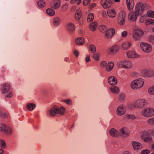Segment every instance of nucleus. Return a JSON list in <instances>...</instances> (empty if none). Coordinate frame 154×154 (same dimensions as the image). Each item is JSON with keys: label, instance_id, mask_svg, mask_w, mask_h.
Masks as SVG:
<instances>
[{"label": "nucleus", "instance_id": "1", "mask_svg": "<svg viewBox=\"0 0 154 154\" xmlns=\"http://www.w3.org/2000/svg\"><path fill=\"white\" fill-rule=\"evenodd\" d=\"M65 108L63 106L60 108L57 106L54 105L50 108L48 111V113L50 116L54 117L56 114L63 115L64 113Z\"/></svg>", "mask_w": 154, "mask_h": 154}, {"label": "nucleus", "instance_id": "2", "mask_svg": "<svg viewBox=\"0 0 154 154\" xmlns=\"http://www.w3.org/2000/svg\"><path fill=\"white\" fill-rule=\"evenodd\" d=\"M144 82L143 79L141 78L137 79L134 80L131 83V86L133 89H137L141 88Z\"/></svg>", "mask_w": 154, "mask_h": 154}, {"label": "nucleus", "instance_id": "3", "mask_svg": "<svg viewBox=\"0 0 154 154\" xmlns=\"http://www.w3.org/2000/svg\"><path fill=\"white\" fill-rule=\"evenodd\" d=\"M148 102L143 99L138 100H136L133 104V106L136 108L141 109L146 106Z\"/></svg>", "mask_w": 154, "mask_h": 154}, {"label": "nucleus", "instance_id": "4", "mask_svg": "<svg viewBox=\"0 0 154 154\" xmlns=\"http://www.w3.org/2000/svg\"><path fill=\"white\" fill-rule=\"evenodd\" d=\"M142 115L146 117H149L154 115V109L151 108H147L141 112Z\"/></svg>", "mask_w": 154, "mask_h": 154}, {"label": "nucleus", "instance_id": "5", "mask_svg": "<svg viewBox=\"0 0 154 154\" xmlns=\"http://www.w3.org/2000/svg\"><path fill=\"white\" fill-rule=\"evenodd\" d=\"M0 131H3L6 134L10 135L12 132V130L11 128L8 125L4 123H2L0 127Z\"/></svg>", "mask_w": 154, "mask_h": 154}, {"label": "nucleus", "instance_id": "6", "mask_svg": "<svg viewBox=\"0 0 154 154\" xmlns=\"http://www.w3.org/2000/svg\"><path fill=\"white\" fill-rule=\"evenodd\" d=\"M142 75L146 77L151 78L154 75V72L152 70L144 69L141 72Z\"/></svg>", "mask_w": 154, "mask_h": 154}, {"label": "nucleus", "instance_id": "7", "mask_svg": "<svg viewBox=\"0 0 154 154\" xmlns=\"http://www.w3.org/2000/svg\"><path fill=\"white\" fill-rule=\"evenodd\" d=\"M140 46L142 49L145 52L148 53L152 50V47L149 44L144 42H141Z\"/></svg>", "mask_w": 154, "mask_h": 154}, {"label": "nucleus", "instance_id": "8", "mask_svg": "<svg viewBox=\"0 0 154 154\" xmlns=\"http://www.w3.org/2000/svg\"><path fill=\"white\" fill-rule=\"evenodd\" d=\"M125 15V13L124 11H121L119 13L118 17V22L120 25L124 24Z\"/></svg>", "mask_w": 154, "mask_h": 154}, {"label": "nucleus", "instance_id": "9", "mask_svg": "<svg viewBox=\"0 0 154 154\" xmlns=\"http://www.w3.org/2000/svg\"><path fill=\"white\" fill-rule=\"evenodd\" d=\"M136 12L139 14H140L144 10V6L142 3L138 2L136 5Z\"/></svg>", "mask_w": 154, "mask_h": 154}, {"label": "nucleus", "instance_id": "10", "mask_svg": "<svg viewBox=\"0 0 154 154\" xmlns=\"http://www.w3.org/2000/svg\"><path fill=\"white\" fill-rule=\"evenodd\" d=\"M143 32L141 30L137 29L134 31L133 34V38L135 40L139 39L143 34Z\"/></svg>", "mask_w": 154, "mask_h": 154}, {"label": "nucleus", "instance_id": "11", "mask_svg": "<svg viewBox=\"0 0 154 154\" xmlns=\"http://www.w3.org/2000/svg\"><path fill=\"white\" fill-rule=\"evenodd\" d=\"M142 139L146 142L152 141V138L150 134L147 131H144L142 136Z\"/></svg>", "mask_w": 154, "mask_h": 154}, {"label": "nucleus", "instance_id": "12", "mask_svg": "<svg viewBox=\"0 0 154 154\" xmlns=\"http://www.w3.org/2000/svg\"><path fill=\"white\" fill-rule=\"evenodd\" d=\"M100 3L102 6L105 9L109 8L112 4L111 0H102Z\"/></svg>", "mask_w": 154, "mask_h": 154}, {"label": "nucleus", "instance_id": "13", "mask_svg": "<svg viewBox=\"0 0 154 154\" xmlns=\"http://www.w3.org/2000/svg\"><path fill=\"white\" fill-rule=\"evenodd\" d=\"M120 134L123 137H126L129 134V131L125 128H122L120 131Z\"/></svg>", "mask_w": 154, "mask_h": 154}, {"label": "nucleus", "instance_id": "14", "mask_svg": "<svg viewBox=\"0 0 154 154\" xmlns=\"http://www.w3.org/2000/svg\"><path fill=\"white\" fill-rule=\"evenodd\" d=\"M115 30L113 28H110L107 30L105 33V37L106 38H111L114 34Z\"/></svg>", "mask_w": 154, "mask_h": 154}, {"label": "nucleus", "instance_id": "15", "mask_svg": "<svg viewBox=\"0 0 154 154\" xmlns=\"http://www.w3.org/2000/svg\"><path fill=\"white\" fill-rule=\"evenodd\" d=\"M125 107L122 105H121L119 106L117 110V113L119 116L124 115L125 112Z\"/></svg>", "mask_w": 154, "mask_h": 154}, {"label": "nucleus", "instance_id": "16", "mask_svg": "<svg viewBox=\"0 0 154 154\" xmlns=\"http://www.w3.org/2000/svg\"><path fill=\"white\" fill-rule=\"evenodd\" d=\"M139 14L136 12L131 11L128 14V17L129 19L132 21L136 20Z\"/></svg>", "mask_w": 154, "mask_h": 154}, {"label": "nucleus", "instance_id": "17", "mask_svg": "<svg viewBox=\"0 0 154 154\" xmlns=\"http://www.w3.org/2000/svg\"><path fill=\"white\" fill-rule=\"evenodd\" d=\"M119 47L117 45H114L109 48V53L110 54H112L116 53L119 50Z\"/></svg>", "mask_w": 154, "mask_h": 154}, {"label": "nucleus", "instance_id": "18", "mask_svg": "<svg viewBox=\"0 0 154 154\" xmlns=\"http://www.w3.org/2000/svg\"><path fill=\"white\" fill-rule=\"evenodd\" d=\"M108 82L111 85H114L117 83V79L112 76H111L108 78Z\"/></svg>", "mask_w": 154, "mask_h": 154}, {"label": "nucleus", "instance_id": "19", "mask_svg": "<svg viewBox=\"0 0 154 154\" xmlns=\"http://www.w3.org/2000/svg\"><path fill=\"white\" fill-rule=\"evenodd\" d=\"M107 14L110 17L114 18L116 16V13L114 9H109L107 11Z\"/></svg>", "mask_w": 154, "mask_h": 154}, {"label": "nucleus", "instance_id": "20", "mask_svg": "<svg viewBox=\"0 0 154 154\" xmlns=\"http://www.w3.org/2000/svg\"><path fill=\"white\" fill-rule=\"evenodd\" d=\"M110 135L114 137H117L119 136V132L115 129L112 128L109 131Z\"/></svg>", "mask_w": 154, "mask_h": 154}, {"label": "nucleus", "instance_id": "21", "mask_svg": "<svg viewBox=\"0 0 154 154\" xmlns=\"http://www.w3.org/2000/svg\"><path fill=\"white\" fill-rule=\"evenodd\" d=\"M126 3L127 7L129 10L133 9L134 5L133 0H126Z\"/></svg>", "mask_w": 154, "mask_h": 154}, {"label": "nucleus", "instance_id": "22", "mask_svg": "<svg viewBox=\"0 0 154 154\" xmlns=\"http://www.w3.org/2000/svg\"><path fill=\"white\" fill-rule=\"evenodd\" d=\"M132 145L135 150L140 149L142 148L141 144L137 142H133Z\"/></svg>", "mask_w": 154, "mask_h": 154}, {"label": "nucleus", "instance_id": "23", "mask_svg": "<svg viewBox=\"0 0 154 154\" xmlns=\"http://www.w3.org/2000/svg\"><path fill=\"white\" fill-rule=\"evenodd\" d=\"M127 54L128 58H137L139 57L140 56L133 51L127 52Z\"/></svg>", "mask_w": 154, "mask_h": 154}, {"label": "nucleus", "instance_id": "24", "mask_svg": "<svg viewBox=\"0 0 154 154\" xmlns=\"http://www.w3.org/2000/svg\"><path fill=\"white\" fill-rule=\"evenodd\" d=\"M9 85L7 83H5L2 86V91L3 93H6L8 92L10 89Z\"/></svg>", "mask_w": 154, "mask_h": 154}, {"label": "nucleus", "instance_id": "25", "mask_svg": "<svg viewBox=\"0 0 154 154\" xmlns=\"http://www.w3.org/2000/svg\"><path fill=\"white\" fill-rule=\"evenodd\" d=\"M60 0H55L52 5V7L55 9H57L60 6Z\"/></svg>", "mask_w": 154, "mask_h": 154}, {"label": "nucleus", "instance_id": "26", "mask_svg": "<svg viewBox=\"0 0 154 154\" xmlns=\"http://www.w3.org/2000/svg\"><path fill=\"white\" fill-rule=\"evenodd\" d=\"M61 23L60 19L58 17H55L53 20V25L55 26H59Z\"/></svg>", "mask_w": 154, "mask_h": 154}, {"label": "nucleus", "instance_id": "27", "mask_svg": "<svg viewBox=\"0 0 154 154\" xmlns=\"http://www.w3.org/2000/svg\"><path fill=\"white\" fill-rule=\"evenodd\" d=\"M35 107V105L32 103H29L27 104L26 106V109L29 111L33 110Z\"/></svg>", "mask_w": 154, "mask_h": 154}, {"label": "nucleus", "instance_id": "28", "mask_svg": "<svg viewBox=\"0 0 154 154\" xmlns=\"http://www.w3.org/2000/svg\"><path fill=\"white\" fill-rule=\"evenodd\" d=\"M75 42L78 45H82L84 43L85 39L83 38L80 37L75 39Z\"/></svg>", "mask_w": 154, "mask_h": 154}, {"label": "nucleus", "instance_id": "29", "mask_svg": "<svg viewBox=\"0 0 154 154\" xmlns=\"http://www.w3.org/2000/svg\"><path fill=\"white\" fill-rule=\"evenodd\" d=\"M130 46V43L128 42H125L122 45V48L123 50L128 49Z\"/></svg>", "mask_w": 154, "mask_h": 154}, {"label": "nucleus", "instance_id": "30", "mask_svg": "<svg viewBox=\"0 0 154 154\" xmlns=\"http://www.w3.org/2000/svg\"><path fill=\"white\" fill-rule=\"evenodd\" d=\"M67 28L68 30L70 32H73L75 30L74 26L72 23L68 24L67 26Z\"/></svg>", "mask_w": 154, "mask_h": 154}, {"label": "nucleus", "instance_id": "31", "mask_svg": "<svg viewBox=\"0 0 154 154\" xmlns=\"http://www.w3.org/2000/svg\"><path fill=\"white\" fill-rule=\"evenodd\" d=\"M109 90L113 93L116 94L119 92L118 88L116 86H112L109 88Z\"/></svg>", "mask_w": 154, "mask_h": 154}, {"label": "nucleus", "instance_id": "32", "mask_svg": "<svg viewBox=\"0 0 154 154\" xmlns=\"http://www.w3.org/2000/svg\"><path fill=\"white\" fill-rule=\"evenodd\" d=\"M114 66V63L112 62H109L106 66V69L108 72L111 71Z\"/></svg>", "mask_w": 154, "mask_h": 154}, {"label": "nucleus", "instance_id": "33", "mask_svg": "<svg viewBox=\"0 0 154 154\" xmlns=\"http://www.w3.org/2000/svg\"><path fill=\"white\" fill-rule=\"evenodd\" d=\"M89 50L90 52L92 53H94L96 52V49L95 46L93 44H91L89 46Z\"/></svg>", "mask_w": 154, "mask_h": 154}, {"label": "nucleus", "instance_id": "34", "mask_svg": "<svg viewBox=\"0 0 154 154\" xmlns=\"http://www.w3.org/2000/svg\"><path fill=\"white\" fill-rule=\"evenodd\" d=\"M97 24L96 22H94L90 25L89 28L92 31H94L96 29Z\"/></svg>", "mask_w": 154, "mask_h": 154}, {"label": "nucleus", "instance_id": "35", "mask_svg": "<svg viewBox=\"0 0 154 154\" xmlns=\"http://www.w3.org/2000/svg\"><path fill=\"white\" fill-rule=\"evenodd\" d=\"M46 12L50 16H53L55 14L54 11L52 9L48 8L46 10Z\"/></svg>", "mask_w": 154, "mask_h": 154}, {"label": "nucleus", "instance_id": "36", "mask_svg": "<svg viewBox=\"0 0 154 154\" xmlns=\"http://www.w3.org/2000/svg\"><path fill=\"white\" fill-rule=\"evenodd\" d=\"M38 6L41 8H43L46 6L45 2L43 0H40L38 2Z\"/></svg>", "mask_w": 154, "mask_h": 154}, {"label": "nucleus", "instance_id": "37", "mask_svg": "<svg viewBox=\"0 0 154 154\" xmlns=\"http://www.w3.org/2000/svg\"><path fill=\"white\" fill-rule=\"evenodd\" d=\"M8 114L7 113L3 112L0 109V116L2 118L6 119L8 117Z\"/></svg>", "mask_w": 154, "mask_h": 154}, {"label": "nucleus", "instance_id": "38", "mask_svg": "<svg viewBox=\"0 0 154 154\" xmlns=\"http://www.w3.org/2000/svg\"><path fill=\"white\" fill-rule=\"evenodd\" d=\"M124 63L125 68H130L131 67L132 64L130 61H124Z\"/></svg>", "mask_w": 154, "mask_h": 154}, {"label": "nucleus", "instance_id": "39", "mask_svg": "<svg viewBox=\"0 0 154 154\" xmlns=\"http://www.w3.org/2000/svg\"><path fill=\"white\" fill-rule=\"evenodd\" d=\"M147 15L149 17L154 18V11L150 10L147 11Z\"/></svg>", "mask_w": 154, "mask_h": 154}, {"label": "nucleus", "instance_id": "40", "mask_svg": "<svg viewBox=\"0 0 154 154\" xmlns=\"http://www.w3.org/2000/svg\"><path fill=\"white\" fill-rule=\"evenodd\" d=\"M145 24L146 25L149 24H154V20L152 19H148L146 20V22L145 23Z\"/></svg>", "mask_w": 154, "mask_h": 154}, {"label": "nucleus", "instance_id": "41", "mask_svg": "<svg viewBox=\"0 0 154 154\" xmlns=\"http://www.w3.org/2000/svg\"><path fill=\"white\" fill-rule=\"evenodd\" d=\"M94 18V16L93 14L92 13H90L89 14L88 16L87 20L88 22H91L93 20Z\"/></svg>", "mask_w": 154, "mask_h": 154}, {"label": "nucleus", "instance_id": "42", "mask_svg": "<svg viewBox=\"0 0 154 154\" xmlns=\"http://www.w3.org/2000/svg\"><path fill=\"white\" fill-rule=\"evenodd\" d=\"M125 118L127 119L133 120L136 118V117L134 115L129 114L126 115Z\"/></svg>", "mask_w": 154, "mask_h": 154}, {"label": "nucleus", "instance_id": "43", "mask_svg": "<svg viewBox=\"0 0 154 154\" xmlns=\"http://www.w3.org/2000/svg\"><path fill=\"white\" fill-rule=\"evenodd\" d=\"M99 30L102 32H104L106 29V28L105 26L102 25L99 27Z\"/></svg>", "mask_w": 154, "mask_h": 154}, {"label": "nucleus", "instance_id": "44", "mask_svg": "<svg viewBox=\"0 0 154 154\" xmlns=\"http://www.w3.org/2000/svg\"><path fill=\"white\" fill-rule=\"evenodd\" d=\"M148 93L150 94H154V85L149 88L148 90Z\"/></svg>", "mask_w": 154, "mask_h": 154}, {"label": "nucleus", "instance_id": "45", "mask_svg": "<svg viewBox=\"0 0 154 154\" xmlns=\"http://www.w3.org/2000/svg\"><path fill=\"white\" fill-rule=\"evenodd\" d=\"M0 145L1 147L3 149H5L6 147V143L5 141L3 140H1L0 141Z\"/></svg>", "mask_w": 154, "mask_h": 154}, {"label": "nucleus", "instance_id": "46", "mask_svg": "<svg viewBox=\"0 0 154 154\" xmlns=\"http://www.w3.org/2000/svg\"><path fill=\"white\" fill-rule=\"evenodd\" d=\"M124 63V61L119 62L118 63V66L119 67H125Z\"/></svg>", "mask_w": 154, "mask_h": 154}, {"label": "nucleus", "instance_id": "47", "mask_svg": "<svg viewBox=\"0 0 154 154\" xmlns=\"http://www.w3.org/2000/svg\"><path fill=\"white\" fill-rule=\"evenodd\" d=\"M93 57L94 58H99L100 57H102V56L100 53H97L94 54Z\"/></svg>", "mask_w": 154, "mask_h": 154}, {"label": "nucleus", "instance_id": "48", "mask_svg": "<svg viewBox=\"0 0 154 154\" xmlns=\"http://www.w3.org/2000/svg\"><path fill=\"white\" fill-rule=\"evenodd\" d=\"M125 100V95L123 94H120L119 97V100L121 101H123Z\"/></svg>", "mask_w": 154, "mask_h": 154}, {"label": "nucleus", "instance_id": "49", "mask_svg": "<svg viewBox=\"0 0 154 154\" xmlns=\"http://www.w3.org/2000/svg\"><path fill=\"white\" fill-rule=\"evenodd\" d=\"M64 102L67 104L69 105H71L72 103V100L70 99H66L64 100Z\"/></svg>", "mask_w": 154, "mask_h": 154}, {"label": "nucleus", "instance_id": "50", "mask_svg": "<svg viewBox=\"0 0 154 154\" xmlns=\"http://www.w3.org/2000/svg\"><path fill=\"white\" fill-rule=\"evenodd\" d=\"M68 8V6L67 5H64L62 8H61V11H65Z\"/></svg>", "mask_w": 154, "mask_h": 154}, {"label": "nucleus", "instance_id": "51", "mask_svg": "<svg viewBox=\"0 0 154 154\" xmlns=\"http://www.w3.org/2000/svg\"><path fill=\"white\" fill-rule=\"evenodd\" d=\"M149 151L148 150H143L141 153V154H149Z\"/></svg>", "mask_w": 154, "mask_h": 154}, {"label": "nucleus", "instance_id": "52", "mask_svg": "<svg viewBox=\"0 0 154 154\" xmlns=\"http://www.w3.org/2000/svg\"><path fill=\"white\" fill-rule=\"evenodd\" d=\"M148 122L150 124H154V118L148 120Z\"/></svg>", "mask_w": 154, "mask_h": 154}, {"label": "nucleus", "instance_id": "53", "mask_svg": "<svg viewBox=\"0 0 154 154\" xmlns=\"http://www.w3.org/2000/svg\"><path fill=\"white\" fill-rule=\"evenodd\" d=\"M107 64V63L105 61H103L100 63V66H103V67L106 66Z\"/></svg>", "mask_w": 154, "mask_h": 154}, {"label": "nucleus", "instance_id": "54", "mask_svg": "<svg viewBox=\"0 0 154 154\" xmlns=\"http://www.w3.org/2000/svg\"><path fill=\"white\" fill-rule=\"evenodd\" d=\"M91 1V0H84L83 4L84 5H87Z\"/></svg>", "mask_w": 154, "mask_h": 154}, {"label": "nucleus", "instance_id": "55", "mask_svg": "<svg viewBox=\"0 0 154 154\" xmlns=\"http://www.w3.org/2000/svg\"><path fill=\"white\" fill-rule=\"evenodd\" d=\"M78 1V4H79L80 3L81 0H71L70 1V2L71 4H74L77 1Z\"/></svg>", "mask_w": 154, "mask_h": 154}, {"label": "nucleus", "instance_id": "56", "mask_svg": "<svg viewBox=\"0 0 154 154\" xmlns=\"http://www.w3.org/2000/svg\"><path fill=\"white\" fill-rule=\"evenodd\" d=\"M127 34V32L126 31H123L121 34V35L123 37H125L126 36Z\"/></svg>", "mask_w": 154, "mask_h": 154}, {"label": "nucleus", "instance_id": "57", "mask_svg": "<svg viewBox=\"0 0 154 154\" xmlns=\"http://www.w3.org/2000/svg\"><path fill=\"white\" fill-rule=\"evenodd\" d=\"M82 14L81 13V11L80 10H77L76 12L75 15H80L81 16Z\"/></svg>", "mask_w": 154, "mask_h": 154}, {"label": "nucleus", "instance_id": "58", "mask_svg": "<svg viewBox=\"0 0 154 154\" xmlns=\"http://www.w3.org/2000/svg\"><path fill=\"white\" fill-rule=\"evenodd\" d=\"M102 15L104 17H106V12L105 11H103L102 13Z\"/></svg>", "mask_w": 154, "mask_h": 154}, {"label": "nucleus", "instance_id": "59", "mask_svg": "<svg viewBox=\"0 0 154 154\" xmlns=\"http://www.w3.org/2000/svg\"><path fill=\"white\" fill-rule=\"evenodd\" d=\"M81 16H80V15H75V19L76 20H79L80 19Z\"/></svg>", "mask_w": 154, "mask_h": 154}, {"label": "nucleus", "instance_id": "60", "mask_svg": "<svg viewBox=\"0 0 154 154\" xmlns=\"http://www.w3.org/2000/svg\"><path fill=\"white\" fill-rule=\"evenodd\" d=\"M74 53L76 57H78L79 54V53L78 51L77 50H75L74 51Z\"/></svg>", "mask_w": 154, "mask_h": 154}, {"label": "nucleus", "instance_id": "61", "mask_svg": "<svg viewBox=\"0 0 154 154\" xmlns=\"http://www.w3.org/2000/svg\"><path fill=\"white\" fill-rule=\"evenodd\" d=\"M12 96V93L11 92H10L7 95L6 97L8 98H10Z\"/></svg>", "mask_w": 154, "mask_h": 154}, {"label": "nucleus", "instance_id": "62", "mask_svg": "<svg viewBox=\"0 0 154 154\" xmlns=\"http://www.w3.org/2000/svg\"><path fill=\"white\" fill-rule=\"evenodd\" d=\"M96 4L95 3L92 4V5H91L90 6V8L92 9L93 7H94L95 6Z\"/></svg>", "mask_w": 154, "mask_h": 154}, {"label": "nucleus", "instance_id": "63", "mask_svg": "<svg viewBox=\"0 0 154 154\" xmlns=\"http://www.w3.org/2000/svg\"><path fill=\"white\" fill-rule=\"evenodd\" d=\"M132 75L134 77H137L139 74L136 72H134L132 73Z\"/></svg>", "mask_w": 154, "mask_h": 154}, {"label": "nucleus", "instance_id": "64", "mask_svg": "<svg viewBox=\"0 0 154 154\" xmlns=\"http://www.w3.org/2000/svg\"><path fill=\"white\" fill-rule=\"evenodd\" d=\"M85 62L87 63H88L91 61L90 58H85Z\"/></svg>", "mask_w": 154, "mask_h": 154}]
</instances>
